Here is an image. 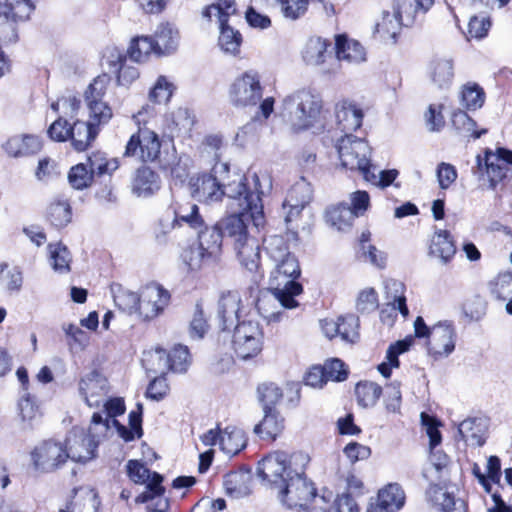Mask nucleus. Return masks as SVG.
<instances>
[{"label": "nucleus", "instance_id": "1", "mask_svg": "<svg viewBox=\"0 0 512 512\" xmlns=\"http://www.w3.org/2000/svg\"><path fill=\"white\" fill-rule=\"evenodd\" d=\"M253 190L234 203L235 211L218 221L223 236L232 241L237 258L252 274L260 268L259 227L264 224L263 204L260 181L256 173L250 176Z\"/></svg>", "mask_w": 512, "mask_h": 512}, {"label": "nucleus", "instance_id": "2", "mask_svg": "<svg viewBox=\"0 0 512 512\" xmlns=\"http://www.w3.org/2000/svg\"><path fill=\"white\" fill-rule=\"evenodd\" d=\"M309 456L303 452L287 454L276 451L264 457L257 472L288 508L304 507L316 495L313 484L305 477Z\"/></svg>", "mask_w": 512, "mask_h": 512}, {"label": "nucleus", "instance_id": "3", "mask_svg": "<svg viewBox=\"0 0 512 512\" xmlns=\"http://www.w3.org/2000/svg\"><path fill=\"white\" fill-rule=\"evenodd\" d=\"M267 255L275 267L270 275V289L286 309L296 308L299 303L295 297L303 292L296 279L301 274L298 259L289 251L286 240L279 235H271L264 240Z\"/></svg>", "mask_w": 512, "mask_h": 512}, {"label": "nucleus", "instance_id": "4", "mask_svg": "<svg viewBox=\"0 0 512 512\" xmlns=\"http://www.w3.org/2000/svg\"><path fill=\"white\" fill-rule=\"evenodd\" d=\"M229 178V165L224 162H216L211 174L199 176L192 184V194L200 201L207 203L217 202L226 196L231 200L230 207L234 203L253 190L252 181L245 175H235V178L226 182Z\"/></svg>", "mask_w": 512, "mask_h": 512}, {"label": "nucleus", "instance_id": "5", "mask_svg": "<svg viewBox=\"0 0 512 512\" xmlns=\"http://www.w3.org/2000/svg\"><path fill=\"white\" fill-rule=\"evenodd\" d=\"M322 107L319 94L301 89L283 99L281 114L295 131L306 130L319 120Z\"/></svg>", "mask_w": 512, "mask_h": 512}, {"label": "nucleus", "instance_id": "6", "mask_svg": "<svg viewBox=\"0 0 512 512\" xmlns=\"http://www.w3.org/2000/svg\"><path fill=\"white\" fill-rule=\"evenodd\" d=\"M415 336L427 337L429 355L435 360L449 356L455 349V330L450 323H438L428 327L424 319L418 316L414 322Z\"/></svg>", "mask_w": 512, "mask_h": 512}, {"label": "nucleus", "instance_id": "7", "mask_svg": "<svg viewBox=\"0 0 512 512\" xmlns=\"http://www.w3.org/2000/svg\"><path fill=\"white\" fill-rule=\"evenodd\" d=\"M337 151L343 167L359 171L362 176L373 165L370 162L371 148L368 143L353 135H344L338 140Z\"/></svg>", "mask_w": 512, "mask_h": 512}, {"label": "nucleus", "instance_id": "8", "mask_svg": "<svg viewBox=\"0 0 512 512\" xmlns=\"http://www.w3.org/2000/svg\"><path fill=\"white\" fill-rule=\"evenodd\" d=\"M263 95L260 74L250 69L239 75L231 84L229 98L236 107H254Z\"/></svg>", "mask_w": 512, "mask_h": 512}, {"label": "nucleus", "instance_id": "9", "mask_svg": "<svg viewBox=\"0 0 512 512\" xmlns=\"http://www.w3.org/2000/svg\"><path fill=\"white\" fill-rule=\"evenodd\" d=\"M34 8L32 0H0V41H16L14 23L27 20Z\"/></svg>", "mask_w": 512, "mask_h": 512}, {"label": "nucleus", "instance_id": "10", "mask_svg": "<svg viewBox=\"0 0 512 512\" xmlns=\"http://www.w3.org/2000/svg\"><path fill=\"white\" fill-rule=\"evenodd\" d=\"M233 349L241 359H249L258 355L262 350L263 332L258 322L242 321L235 326Z\"/></svg>", "mask_w": 512, "mask_h": 512}, {"label": "nucleus", "instance_id": "11", "mask_svg": "<svg viewBox=\"0 0 512 512\" xmlns=\"http://www.w3.org/2000/svg\"><path fill=\"white\" fill-rule=\"evenodd\" d=\"M161 142L158 135L147 128H139L125 148L124 156L137 157L142 162H153L160 155Z\"/></svg>", "mask_w": 512, "mask_h": 512}, {"label": "nucleus", "instance_id": "12", "mask_svg": "<svg viewBox=\"0 0 512 512\" xmlns=\"http://www.w3.org/2000/svg\"><path fill=\"white\" fill-rule=\"evenodd\" d=\"M98 444L99 440L92 432V428H89L88 432L83 428H74L67 436L64 447L68 458L85 463L95 457Z\"/></svg>", "mask_w": 512, "mask_h": 512}, {"label": "nucleus", "instance_id": "13", "mask_svg": "<svg viewBox=\"0 0 512 512\" xmlns=\"http://www.w3.org/2000/svg\"><path fill=\"white\" fill-rule=\"evenodd\" d=\"M36 469L43 472H52L68 459L65 447L58 442L45 441L37 446L31 453Z\"/></svg>", "mask_w": 512, "mask_h": 512}, {"label": "nucleus", "instance_id": "14", "mask_svg": "<svg viewBox=\"0 0 512 512\" xmlns=\"http://www.w3.org/2000/svg\"><path fill=\"white\" fill-rule=\"evenodd\" d=\"M170 293L161 285L148 284L141 293L140 315L144 320H152L159 316L170 303Z\"/></svg>", "mask_w": 512, "mask_h": 512}, {"label": "nucleus", "instance_id": "15", "mask_svg": "<svg viewBox=\"0 0 512 512\" xmlns=\"http://www.w3.org/2000/svg\"><path fill=\"white\" fill-rule=\"evenodd\" d=\"M150 360H160L162 367H154L151 365V369L154 374H164L165 371H173L177 373L186 372L190 365V355L186 346L177 345L171 352L166 353L162 348H156L154 353L150 355Z\"/></svg>", "mask_w": 512, "mask_h": 512}, {"label": "nucleus", "instance_id": "16", "mask_svg": "<svg viewBox=\"0 0 512 512\" xmlns=\"http://www.w3.org/2000/svg\"><path fill=\"white\" fill-rule=\"evenodd\" d=\"M312 198V189L304 179L296 182L288 191L282 204V213L286 224L296 219Z\"/></svg>", "mask_w": 512, "mask_h": 512}, {"label": "nucleus", "instance_id": "17", "mask_svg": "<svg viewBox=\"0 0 512 512\" xmlns=\"http://www.w3.org/2000/svg\"><path fill=\"white\" fill-rule=\"evenodd\" d=\"M109 392L108 381L104 375L93 370L79 381V393L89 407H98Z\"/></svg>", "mask_w": 512, "mask_h": 512}, {"label": "nucleus", "instance_id": "18", "mask_svg": "<svg viewBox=\"0 0 512 512\" xmlns=\"http://www.w3.org/2000/svg\"><path fill=\"white\" fill-rule=\"evenodd\" d=\"M163 476L155 474L152 482L139 494L135 502L146 504L148 512H167L170 507L169 499L165 496V488L162 485Z\"/></svg>", "mask_w": 512, "mask_h": 512}, {"label": "nucleus", "instance_id": "19", "mask_svg": "<svg viewBox=\"0 0 512 512\" xmlns=\"http://www.w3.org/2000/svg\"><path fill=\"white\" fill-rule=\"evenodd\" d=\"M242 299L238 292L228 291L218 301V319L222 330H228L240 323Z\"/></svg>", "mask_w": 512, "mask_h": 512}, {"label": "nucleus", "instance_id": "20", "mask_svg": "<svg viewBox=\"0 0 512 512\" xmlns=\"http://www.w3.org/2000/svg\"><path fill=\"white\" fill-rule=\"evenodd\" d=\"M170 208L174 215L171 228L185 224L194 230H198L205 226L204 218L199 213V207L195 203L189 200H180L171 204Z\"/></svg>", "mask_w": 512, "mask_h": 512}, {"label": "nucleus", "instance_id": "21", "mask_svg": "<svg viewBox=\"0 0 512 512\" xmlns=\"http://www.w3.org/2000/svg\"><path fill=\"white\" fill-rule=\"evenodd\" d=\"M198 247L206 254L208 259L218 264L222 256L223 233L218 222L211 226L198 229Z\"/></svg>", "mask_w": 512, "mask_h": 512}, {"label": "nucleus", "instance_id": "22", "mask_svg": "<svg viewBox=\"0 0 512 512\" xmlns=\"http://www.w3.org/2000/svg\"><path fill=\"white\" fill-rule=\"evenodd\" d=\"M405 503V493L398 484H389L379 491L376 505H371L367 512H396Z\"/></svg>", "mask_w": 512, "mask_h": 512}, {"label": "nucleus", "instance_id": "23", "mask_svg": "<svg viewBox=\"0 0 512 512\" xmlns=\"http://www.w3.org/2000/svg\"><path fill=\"white\" fill-rule=\"evenodd\" d=\"M421 419L422 424L426 427V432L429 437V445L431 449L429 457L430 463L437 471H441L448 465L449 459L442 451H433L442 440L441 433L438 430V424L433 418L429 417L425 413L421 414Z\"/></svg>", "mask_w": 512, "mask_h": 512}, {"label": "nucleus", "instance_id": "24", "mask_svg": "<svg viewBox=\"0 0 512 512\" xmlns=\"http://www.w3.org/2000/svg\"><path fill=\"white\" fill-rule=\"evenodd\" d=\"M152 38L157 56L170 55L178 48L179 33L170 23H160Z\"/></svg>", "mask_w": 512, "mask_h": 512}, {"label": "nucleus", "instance_id": "25", "mask_svg": "<svg viewBox=\"0 0 512 512\" xmlns=\"http://www.w3.org/2000/svg\"><path fill=\"white\" fill-rule=\"evenodd\" d=\"M336 118L339 129L345 135H352L362 125L363 112L352 102L343 101L336 107Z\"/></svg>", "mask_w": 512, "mask_h": 512}, {"label": "nucleus", "instance_id": "26", "mask_svg": "<svg viewBox=\"0 0 512 512\" xmlns=\"http://www.w3.org/2000/svg\"><path fill=\"white\" fill-rule=\"evenodd\" d=\"M74 493L66 508L60 509L59 512H98L101 502L95 489L80 488L75 489Z\"/></svg>", "mask_w": 512, "mask_h": 512}, {"label": "nucleus", "instance_id": "27", "mask_svg": "<svg viewBox=\"0 0 512 512\" xmlns=\"http://www.w3.org/2000/svg\"><path fill=\"white\" fill-rule=\"evenodd\" d=\"M434 0H394L393 11L405 27L413 25L418 12H427Z\"/></svg>", "mask_w": 512, "mask_h": 512}, {"label": "nucleus", "instance_id": "28", "mask_svg": "<svg viewBox=\"0 0 512 512\" xmlns=\"http://www.w3.org/2000/svg\"><path fill=\"white\" fill-rule=\"evenodd\" d=\"M428 75L431 82L438 88H449L454 78V64L452 59H433L428 67Z\"/></svg>", "mask_w": 512, "mask_h": 512}, {"label": "nucleus", "instance_id": "29", "mask_svg": "<svg viewBox=\"0 0 512 512\" xmlns=\"http://www.w3.org/2000/svg\"><path fill=\"white\" fill-rule=\"evenodd\" d=\"M69 138L75 150L81 152L86 150L96 138L98 130L92 121H74L69 130Z\"/></svg>", "mask_w": 512, "mask_h": 512}, {"label": "nucleus", "instance_id": "30", "mask_svg": "<svg viewBox=\"0 0 512 512\" xmlns=\"http://www.w3.org/2000/svg\"><path fill=\"white\" fill-rule=\"evenodd\" d=\"M41 146V141L37 136L23 135L8 139L4 148L10 156L21 157L39 152Z\"/></svg>", "mask_w": 512, "mask_h": 512}, {"label": "nucleus", "instance_id": "31", "mask_svg": "<svg viewBox=\"0 0 512 512\" xmlns=\"http://www.w3.org/2000/svg\"><path fill=\"white\" fill-rule=\"evenodd\" d=\"M160 189L159 176L148 167L137 170L132 190L139 197H148Z\"/></svg>", "mask_w": 512, "mask_h": 512}, {"label": "nucleus", "instance_id": "32", "mask_svg": "<svg viewBox=\"0 0 512 512\" xmlns=\"http://www.w3.org/2000/svg\"><path fill=\"white\" fill-rule=\"evenodd\" d=\"M47 218L57 228L65 227L72 219L69 199L64 195L55 196L47 208Z\"/></svg>", "mask_w": 512, "mask_h": 512}, {"label": "nucleus", "instance_id": "33", "mask_svg": "<svg viewBox=\"0 0 512 512\" xmlns=\"http://www.w3.org/2000/svg\"><path fill=\"white\" fill-rule=\"evenodd\" d=\"M430 254L441 260L442 263H448L456 253V246L446 230L435 232L430 245Z\"/></svg>", "mask_w": 512, "mask_h": 512}, {"label": "nucleus", "instance_id": "34", "mask_svg": "<svg viewBox=\"0 0 512 512\" xmlns=\"http://www.w3.org/2000/svg\"><path fill=\"white\" fill-rule=\"evenodd\" d=\"M336 56L338 60L359 63L365 60L363 46L355 41L349 40L344 35H337L335 39Z\"/></svg>", "mask_w": 512, "mask_h": 512}, {"label": "nucleus", "instance_id": "35", "mask_svg": "<svg viewBox=\"0 0 512 512\" xmlns=\"http://www.w3.org/2000/svg\"><path fill=\"white\" fill-rule=\"evenodd\" d=\"M247 439L242 429L235 426H228L220 435V448L229 455L234 456L246 447Z\"/></svg>", "mask_w": 512, "mask_h": 512}, {"label": "nucleus", "instance_id": "36", "mask_svg": "<svg viewBox=\"0 0 512 512\" xmlns=\"http://www.w3.org/2000/svg\"><path fill=\"white\" fill-rule=\"evenodd\" d=\"M283 419L277 410H264L263 420L254 427L255 434L262 439L274 440L283 429Z\"/></svg>", "mask_w": 512, "mask_h": 512}, {"label": "nucleus", "instance_id": "37", "mask_svg": "<svg viewBox=\"0 0 512 512\" xmlns=\"http://www.w3.org/2000/svg\"><path fill=\"white\" fill-rule=\"evenodd\" d=\"M402 26H404V23L397 17L394 11L393 13L383 11L381 20L375 24L374 33L378 34L384 41L393 40L395 43Z\"/></svg>", "mask_w": 512, "mask_h": 512}, {"label": "nucleus", "instance_id": "38", "mask_svg": "<svg viewBox=\"0 0 512 512\" xmlns=\"http://www.w3.org/2000/svg\"><path fill=\"white\" fill-rule=\"evenodd\" d=\"M250 475L243 472H230L224 476L223 485L227 495L233 498L248 496L250 489Z\"/></svg>", "mask_w": 512, "mask_h": 512}, {"label": "nucleus", "instance_id": "39", "mask_svg": "<svg viewBox=\"0 0 512 512\" xmlns=\"http://www.w3.org/2000/svg\"><path fill=\"white\" fill-rule=\"evenodd\" d=\"M330 43L321 37H311L302 52L303 60L308 65L317 66L323 64L327 57V49Z\"/></svg>", "mask_w": 512, "mask_h": 512}, {"label": "nucleus", "instance_id": "40", "mask_svg": "<svg viewBox=\"0 0 512 512\" xmlns=\"http://www.w3.org/2000/svg\"><path fill=\"white\" fill-rule=\"evenodd\" d=\"M18 415L22 429H32L41 420V411L33 397L29 394L23 396L18 402Z\"/></svg>", "mask_w": 512, "mask_h": 512}, {"label": "nucleus", "instance_id": "41", "mask_svg": "<svg viewBox=\"0 0 512 512\" xmlns=\"http://www.w3.org/2000/svg\"><path fill=\"white\" fill-rule=\"evenodd\" d=\"M220 35L218 45L226 53L236 56L240 52V46L243 38L238 30H235L228 23H219Z\"/></svg>", "mask_w": 512, "mask_h": 512}, {"label": "nucleus", "instance_id": "42", "mask_svg": "<svg viewBox=\"0 0 512 512\" xmlns=\"http://www.w3.org/2000/svg\"><path fill=\"white\" fill-rule=\"evenodd\" d=\"M405 286L402 282L395 279L385 281L386 297L389 300L388 305L392 306L394 311H399L404 317L409 314L404 296Z\"/></svg>", "mask_w": 512, "mask_h": 512}, {"label": "nucleus", "instance_id": "43", "mask_svg": "<svg viewBox=\"0 0 512 512\" xmlns=\"http://www.w3.org/2000/svg\"><path fill=\"white\" fill-rule=\"evenodd\" d=\"M458 433L461 439L470 445L482 446L485 443L481 419L469 418L462 421L458 426Z\"/></svg>", "mask_w": 512, "mask_h": 512}, {"label": "nucleus", "instance_id": "44", "mask_svg": "<svg viewBox=\"0 0 512 512\" xmlns=\"http://www.w3.org/2000/svg\"><path fill=\"white\" fill-rule=\"evenodd\" d=\"M270 294L261 295L256 302V308L261 316L268 322L280 321L283 312L277 309L276 304H279L282 308L281 301L276 294L269 288Z\"/></svg>", "mask_w": 512, "mask_h": 512}, {"label": "nucleus", "instance_id": "45", "mask_svg": "<svg viewBox=\"0 0 512 512\" xmlns=\"http://www.w3.org/2000/svg\"><path fill=\"white\" fill-rule=\"evenodd\" d=\"M357 218L351 211L350 206L341 203L326 211L327 222L339 231L351 227L354 219Z\"/></svg>", "mask_w": 512, "mask_h": 512}, {"label": "nucleus", "instance_id": "46", "mask_svg": "<svg viewBox=\"0 0 512 512\" xmlns=\"http://www.w3.org/2000/svg\"><path fill=\"white\" fill-rule=\"evenodd\" d=\"M109 65L117 73V81L120 85H130L139 77V71L134 65L128 64L126 56L117 54L115 59L109 60Z\"/></svg>", "mask_w": 512, "mask_h": 512}, {"label": "nucleus", "instance_id": "47", "mask_svg": "<svg viewBox=\"0 0 512 512\" xmlns=\"http://www.w3.org/2000/svg\"><path fill=\"white\" fill-rule=\"evenodd\" d=\"M88 170L92 173V176L98 175H110L119 167V162L116 158L107 159L103 152H94L88 158L87 162Z\"/></svg>", "mask_w": 512, "mask_h": 512}, {"label": "nucleus", "instance_id": "48", "mask_svg": "<svg viewBox=\"0 0 512 512\" xmlns=\"http://www.w3.org/2000/svg\"><path fill=\"white\" fill-rule=\"evenodd\" d=\"M235 0H216L202 11V16L208 20L216 15L219 23H228L229 17L236 14Z\"/></svg>", "mask_w": 512, "mask_h": 512}, {"label": "nucleus", "instance_id": "49", "mask_svg": "<svg viewBox=\"0 0 512 512\" xmlns=\"http://www.w3.org/2000/svg\"><path fill=\"white\" fill-rule=\"evenodd\" d=\"M355 394L360 406L364 408L372 407L381 396L382 388L374 382H360L356 385Z\"/></svg>", "mask_w": 512, "mask_h": 512}, {"label": "nucleus", "instance_id": "50", "mask_svg": "<svg viewBox=\"0 0 512 512\" xmlns=\"http://www.w3.org/2000/svg\"><path fill=\"white\" fill-rule=\"evenodd\" d=\"M151 53L156 55L152 36H139L134 38L128 49L130 59L135 62L145 61Z\"/></svg>", "mask_w": 512, "mask_h": 512}, {"label": "nucleus", "instance_id": "51", "mask_svg": "<svg viewBox=\"0 0 512 512\" xmlns=\"http://www.w3.org/2000/svg\"><path fill=\"white\" fill-rule=\"evenodd\" d=\"M452 125L460 133L471 136L474 139L480 138L487 133L486 129L477 131L476 122L462 110H457L452 114Z\"/></svg>", "mask_w": 512, "mask_h": 512}, {"label": "nucleus", "instance_id": "52", "mask_svg": "<svg viewBox=\"0 0 512 512\" xmlns=\"http://www.w3.org/2000/svg\"><path fill=\"white\" fill-rule=\"evenodd\" d=\"M491 294L498 300L506 301L512 298V272H503L489 283Z\"/></svg>", "mask_w": 512, "mask_h": 512}, {"label": "nucleus", "instance_id": "53", "mask_svg": "<svg viewBox=\"0 0 512 512\" xmlns=\"http://www.w3.org/2000/svg\"><path fill=\"white\" fill-rule=\"evenodd\" d=\"M50 261L52 268L59 273L70 271L71 256L66 246L62 244H49Z\"/></svg>", "mask_w": 512, "mask_h": 512}, {"label": "nucleus", "instance_id": "54", "mask_svg": "<svg viewBox=\"0 0 512 512\" xmlns=\"http://www.w3.org/2000/svg\"><path fill=\"white\" fill-rule=\"evenodd\" d=\"M485 93L477 84H467L461 91V104L467 110H476L484 104Z\"/></svg>", "mask_w": 512, "mask_h": 512}, {"label": "nucleus", "instance_id": "55", "mask_svg": "<svg viewBox=\"0 0 512 512\" xmlns=\"http://www.w3.org/2000/svg\"><path fill=\"white\" fill-rule=\"evenodd\" d=\"M486 173L489 178V187L494 190L499 182L506 177L507 166L504 163L497 162L494 159L493 152H485Z\"/></svg>", "mask_w": 512, "mask_h": 512}, {"label": "nucleus", "instance_id": "56", "mask_svg": "<svg viewBox=\"0 0 512 512\" xmlns=\"http://www.w3.org/2000/svg\"><path fill=\"white\" fill-rule=\"evenodd\" d=\"M141 296L130 290L119 289L114 294V302L116 306L128 314L134 312L140 313Z\"/></svg>", "mask_w": 512, "mask_h": 512}, {"label": "nucleus", "instance_id": "57", "mask_svg": "<svg viewBox=\"0 0 512 512\" xmlns=\"http://www.w3.org/2000/svg\"><path fill=\"white\" fill-rule=\"evenodd\" d=\"M339 332L337 336L344 342L354 343L359 338V319L354 315L338 317Z\"/></svg>", "mask_w": 512, "mask_h": 512}, {"label": "nucleus", "instance_id": "58", "mask_svg": "<svg viewBox=\"0 0 512 512\" xmlns=\"http://www.w3.org/2000/svg\"><path fill=\"white\" fill-rule=\"evenodd\" d=\"M127 474L131 481L136 484H145V487L152 482L157 472H151L142 462L129 460L126 464Z\"/></svg>", "mask_w": 512, "mask_h": 512}, {"label": "nucleus", "instance_id": "59", "mask_svg": "<svg viewBox=\"0 0 512 512\" xmlns=\"http://www.w3.org/2000/svg\"><path fill=\"white\" fill-rule=\"evenodd\" d=\"M258 394L263 404V410H276L274 406L278 404L283 397L282 390L274 383H264L260 385L258 387Z\"/></svg>", "mask_w": 512, "mask_h": 512}, {"label": "nucleus", "instance_id": "60", "mask_svg": "<svg viewBox=\"0 0 512 512\" xmlns=\"http://www.w3.org/2000/svg\"><path fill=\"white\" fill-rule=\"evenodd\" d=\"M110 83V77L107 74H102L97 76L92 83L88 86L85 91L84 98L86 103L94 104L95 107L96 101H100L103 99L107 87Z\"/></svg>", "mask_w": 512, "mask_h": 512}, {"label": "nucleus", "instance_id": "61", "mask_svg": "<svg viewBox=\"0 0 512 512\" xmlns=\"http://www.w3.org/2000/svg\"><path fill=\"white\" fill-rule=\"evenodd\" d=\"M68 180L74 189L82 190L91 185L93 176L86 164L79 163L70 169Z\"/></svg>", "mask_w": 512, "mask_h": 512}, {"label": "nucleus", "instance_id": "62", "mask_svg": "<svg viewBox=\"0 0 512 512\" xmlns=\"http://www.w3.org/2000/svg\"><path fill=\"white\" fill-rule=\"evenodd\" d=\"M185 264L191 271H199L205 267L215 265L211 259L206 257V254L198 247H190L183 255Z\"/></svg>", "mask_w": 512, "mask_h": 512}, {"label": "nucleus", "instance_id": "63", "mask_svg": "<svg viewBox=\"0 0 512 512\" xmlns=\"http://www.w3.org/2000/svg\"><path fill=\"white\" fill-rule=\"evenodd\" d=\"M398 175V171L391 170H378L375 165H372L368 171L364 172L363 178L365 181L381 187H387L393 183Z\"/></svg>", "mask_w": 512, "mask_h": 512}, {"label": "nucleus", "instance_id": "64", "mask_svg": "<svg viewBox=\"0 0 512 512\" xmlns=\"http://www.w3.org/2000/svg\"><path fill=\"white\" fill-rule=\"evenodd\" d=\"M174 92V86L165 76H159L149 92V100L154 103H167Z\"/></svg>", "mask_w": 512, "mask_h": 512}]
</instances>
